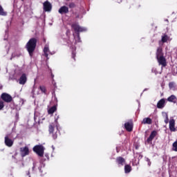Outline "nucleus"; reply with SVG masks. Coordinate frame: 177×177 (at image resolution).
Returning <instances> with one entry per match:
<instances>
[{
	"instance_id": "1",
	"label": "nucleus",
	"mask_w": 177,
	"mask_h": 177,
	"mask_svg": "<svg viewBox=\"0 0 177 177\" xmlns=\"http://www.w3.org/2000/svg\"><path fill=\"white\" fill-rule=\"evenodd\" d=\"M37 47V39L32 38L30 39L28 43L26 44V48L30 55V56H32V53H34V50H35V48Z\"/></svg>"
},
{
	"instance_id": "2",
	"label": "nucleus",
	"mask_w": 177,
	"mask_h": 177,
	"mask_svg": "<svg viewBox=\"0 0 177 177\" xmlns=\"http://www.w3.org/2000/svg\"><path fill=\"white\" fill-rule=\"evenodd\" d=\"M72 28L77 32V40L76 42H81V38L80 37V32H85L88 29L86 28H84L78 25V24H72Z\"/></svg>"
},
{
	"instance_id": "3",
	"label": "nucleus",
	"mask_w": 177,
	"mask_h": 177,
	"mask_svg": "<svg viewBox=\"0 0 177 177\" xmlns=\"http://www.w3.org/2000/svg\"><path fill=\"white\" fill-rule=\"evenodd\" d=\"M56 125L51 124L49 125V133H53L56 131L55 133L53 134V139H57V131H59V124L57 123V120H55Z\"/></svg>"
},
{
	"instance_id": "4",
	"label": "nucleus",
	"mask_w": 177,
	"mask_h": 177,
	"mask_svg": "<svg viewBox=\"0 0 177 177\" xmlns=\"http://www.w3.org/2000/svg\"><path fill=\"white\" fill-rule=\"evenodd\" d=\"M14 142L15 137L13 136V133H9L6 135L4 140L6 146H8V147H12L13 146Z\"/></svg>"
},
{
	"instance_id": "5",
	"label": "nucleus",
	"mask_w": 177,
	"mask_h": 177,
	"mask_svg": "<svg viewBox=\"0 0 177 177\" xmlns=\"http://www.w3.org/2000/svg\"><path fill=\"white\" fill-rule=\"evenodd\" d=\"M45 148L42 145H36L33 147V151L36 153L39 157H44V151Z\"/></svg>"
},
{
	"instance_id": "6",
	"label": "nucleus",
	"mask_w": 177,
	"mask_h": 177,
	"mask_svg": "<svg viewBox=\"0 0 177 177\" xmlns=\"http://www.w3.org/2000/svg\"><path fill=\"white\" fill-rule=\"evenodd\" d=\"M1 99L6 102V103H10L12 100V96L6 93L1 94Z\"/></svg>"
},
{
	"instance_id": "7",
	"label": "nucleus",
	"mask_w": 177,
	"mask_h": 177,
	"mask_svg": "<svg viewBox=\"0 0 177 177\" xmlns=\"http://www.w3.org/2000/svg\"><path fill=\"white\" fill-rule=\"evenodd\" d=\"M20 151H21V157H26V156H28V154L30 153L28 147H21L20 149Z\"/></svg>"
},
{
	"instance_id": "8",
	"label": "nucleus",
	"mask_w": 177,
	"mask_h": 177,
	"mask_svg": "<svg viewBox=\"0 0 177 177\" xmlns=\"http://www.w3.org/2000/svg\"><path fill=\"white\" fill-rule=\"evenodd\" d=\"M169 122V128L171 132H176V129L175 128V120L170 119Z\"/></svg>"
},
{
	"instance_id": "9",
	"label": "nucleus",
	"mask_w": 177,
	"mask_h": 177,
	"mask_svg": "<svg viewBox=\"0 0 177 177\" xmlns=\"http://www.w3.org/2000/svg\"><path fill=\"white\" fill-rule=\"evenodd\" d=\"M156 136H157V131H152L149 137L147 140V143L149 144L151 143V142H153V139H154V138H156Z\"/></svg>"
},
{
	"instance_id": "10",
	"label": "nucleus",
	"mask_w": 177,
	"mask_h": 177,
	"mask_svg": "<svg viewBox=\"0 0 177 177\" xmlns=\"http://www.w3.org/2000/svg\"><path fill=\"white\" fill-rule=\"evenodd\" d=\"M44 9L46 12H50L52 10V4L49 1H46L44 3Z\"/></svg>"
},
{
	"instance_id": "11",
	"label": "nucleus",
	"mask_w": 177,
	"mask_h": 177,
	"mask_svg": "<svg viewBox=\"0 0 177 177\" xmlns=\"http://www.w3.org/2000/svg\"><path fill=\"white\" fill-rule=\"evenodd\" d=\"M157 59L159 64H161V66H162L163 67H165V66H167V61L165 60L164 56L158 57Z\"/></svg>"
},
{
	"instance_id": "12",
	"label": "nucleus",
	"mask_w": 177,
	"mask_h": 177,
	"mask_svg": "<svg viewBox=\"0 0 177 177\" xmlns=\"http://www.w3.org/2000/svg\"><path fill=\"white\" fill-rule=\"evenodd\" d=\"M116 162L119 167H122L125 165V159H124L122 157H118L116 158Z\"/></svg>"
},
{
	"instance_id": "13",
	"label": "nucleus",
	"mask_w": 177,
	"mask_h": 177,
	"mask_svg": "<svg viewBox=\"0 0 177 177\" xmlns=\"http://www.w3.org/2000/svg\"><path fill=\"white\" fill-rule=\"evenodd\" d=\"M165 107V100L164 98L158 101L157 104L158 109H164Z\"/></svg>"
},
{
	"instance_id": "14",
	"label": "nucleus",
	"mask_w": 177,
	"mask_h": 177,
	"mask_svg": "<svg viewBox=\"0 0 177 177\" xmlns=\"http://www.w3.org/2000/svg\"><path fill=\"white\" fill-rule=\"evenodd\" d=\"M68 12V8L66 6L61 7L59 10V13H60V15H64L65 13H67Z\"/></svg>"
},
{
	"instance_id": "15",
	"label": "nucleus",
	"mask_w": 177,
	"mask_h": 177,
	"mask_svg": "<svg viewBox=\"0 0 177 177\" xmlns=\"http://www.w3.org/2000/svg\"><path fill=\"white\" fill-rule=\"evenodd\" d=\"M26 82H27V77L26 76V74H23L19 78V84L21 85H24V84H26Z\"/></svg>"
},
{
	"instance_id": "16",
	"label": "nucleus",
	"mask_w": 177,
	"mask_h": 177,
	"mask_svg": "<svg viewBox=\"0 0 177 177\" xmlns=\"http://www.w3.org/2000/svg\"><path fill=\"white\" fill-rule=\"evenodd\" d=\"M124 128L128 131V132H132V123L127 122L124 124Z\"/></svg>"
},
{
	"instance_id": "17",
	"label": "nucleus",
	"mask_w": 177,
	"mask_h": 177,
	"mask_svg": "<svg viewBox=\"0 0 177 177\" xmlns=\"http://www.w3.org/2000/svg\"><path fill=\"white\" fill-rule=\"evenodd\" d=\"M152 123H153V120L150 118H145L142 122V124H147L148 125H151V124Z\"/></svg>"
},
{
	"instance_id": "18",
	"label": "nucleus",
	"mask_w": 177,
	"mask_h": 177,
	"mask_svg": "<svg viewBox=\"0 0 177 177\" xmlns=\"http://www.w3.org/2000/svg\"><path fill=\"white\" fill-rule=\"evenodd\" d=\"M44 56L47 58L49 59L48 57V53H50V51H49V46L46 45L44 48Z\"/></svg>"
},
{
	"instance_id": "19",
	"label": "nucleus",
	"mask_w": 177,
	"mask_h": 177,
	"mask_svg": "<svg viewBox=\"0 0 177 177\" xmlns=\"http://www.w3.org/2000/svg\"><path fill=\"white\" fill-rule=\"evenodd\" d=\"M175 100H176V96L174 95H171L170 97L167 98V101L171 103H176Z\"/></svg>"
},
{
	"instance_id": "20",
	"label": "nucleus",
	"mask_w": 177,
	"mask_h": 177,
	"mask_svg": "<svg viewBox=\"0 0 177 177\" xmlns=\"http://www.w3.org/2000/svg\"><path fill=\"white\" fill-rule=\"evenodd\" d=\"M131 171H132V167H131V166L129 165H126L124 166V172H125V174H129V172H131Z\"/></svg>"
},
{
	"instance_id": "21",
	"label": "nucleus",
	"mask_w": 177,
	"mask_h": 177,
	"mask_svg": "<svg viewBox=\"0 0 177 177\" xmlns=\"http://www.w3.org/2000/svg\"><path fill=\"white\" fill-rule=\"evenodd\" d=\"M162 48H158L157 49V53H156V57H162Z\"/></svg>"
},
{
	"instance_id": "22",
	"label": "nucleus",
	"mask_w": 177,
	"mask_h": 177,
	"mask_svg": "<svg viewBox=\"0 0 177 177\" xmlns=\"http://www.w3.org/2000/svg\"><path fill=\"white\" fill-rule=\"evenodd\" d=\"M56 110H57V109L56 108V106H53L48 110V114H53V113H55Z\"/></svg>"
},
{
	"instance_id": "23",
	"label": "nucleus",
	"mask_w": 177,
	"mask_h": 177,
	"mask_svg": "<svg viewBox=\"0 0 177 177\" xmlns=\"http://www.w3.org/2000/svg\"><path fill=\"white\" fill-rule=\"evenodd\" d=\"M169 89H171V91H175L176 88V84H175V82H170L169 84Z\"/></svg>"
},
{
	"instance_id": "24",
	"label": "nucleus",
	"mask_w": 177,
	"mask_h": 177,
	"mask_svg": "<svg viewBox=\"0 0 177 177\" xmlns=\"http://www.w3.org/2000/svg\"><path fill=\"white\" fill-rule=\"evenodd\" d=\"M0 16H6V12L3 11L2 6H0Z\"/></svg>"
},
{
	"instance_id": "25",
	"label": "nucleus",
	"mask_w": 177,
	"mask_h": 177,
	"mask_svg": "<svg viewBox=\"0 0 177 177\" xmlns=\"http://www.w3.org/2000/svg\"><path fill=\"white\" fill-rule=\"evenodd\" d=\"M168 39H169V37H168V35H164L163 36H162V42H167V41H168Z\"/></svg>"
},
{
	"instance_id": "26",
	"label": "nucleus",
	"mask_w": 177,
	"mask_h": 177,
	"mask_svg": "<svg viewBox=\"0 0 177 177\" xmlns=\"http://www.w3.org/2000/svg\"><path fill=\"white\" fill-rule=\"evenodd\" d=\"M45 167V164L44 162H40V166L38 167V169L39 170V172L42 173V170L41 168H44Z\"/></svg>"
},
{
	"instance_id": "27",
	"label": "nucleus",
	"mask_w": 177,
	"mask_h": 177,
	"mask_svg": "<svg viewBox=\"0 0 177 177\" xmlns=\"http://www.w3.org/2000/svg\"><path fill=\"white\" fill-rule=\"evenodd\" d=\"M173 151H177V141L173 143Z\"/></svg>"
},
{
	"instance_id": "28",
	"label": "nucleus",
	"mask_w": 177,
	"mask_h": 177,
	"mask_svg": "<svg viewBox=\"0 0 177 177\" xmlns=\"http://www.w3.org/2000/svg\"><path fill=\"white\" fill-rule=\"evenodd\" d=\"M40 90L41 91V92H43V93H45V92H46V88H45V86H40Z\"/></svg>"
},
{
	"instance_id": "29",
	"label": "nucleus",
	"mask_w": 177,
	"mask_h": 177,
	"mask_svg": "<svg viewBox=\"0 0 177 177\" xmlns=\"http://www.w3.org/2000/svg\"><path fill=\"white\" fill-rule=\"evenodd\" d=\"M145 161H147L149 167H150V165H151V162L150 161V160L149 159V158H145Z\"/></svg>"
},
{
	"instance_id": "30",
	"label": "nucleus",
	"mask_w": 177,
	"mask_h": 177,
	"mask_svg": "<svg viewBox=\"0 0 177 177\" xmlns=\"http://www.w3.org/2000/svg\"><path fill=\"white\" fill-rule=\"evenodd\" d=\"M5 107V105L3 104V101H0V110H2Z\"/></svg>"
},
{
	"instance_id": "31",
	"label": "nucleus",
	"mask_w": 177,
	"mask_h": 177,
	"mask_svg": "<svg viewBox=\"0 0 177 177\" xmlns=\"http://www.w3.org/2000/svg\"><path fill=\"white\" fill-rule=\"evenodd\" d=\"M69 8H71V9H73V8H75V4L74 3H71L69 4Z\"/></svg>"
},
{
	"instance_id": "32",
	"label": "nucleus",
	"mask_w": 177,
	"mask_h": 177,
	"mask_svg": "<svg viewBox=\"0 0 177 177\" xmlns=\"http://www.w3.org/2000/svg\"><path fill=\"white\" fill-rule=\"evenodd\" d=\"M165 122L166 124H168L169 122V118H168V116H166V118H165Z\"/></svg>"
},
{
	"instance_id": "33",
	"label": "nucleus",
	"mask_w": 177,
	"mask_h": 177,
	"mask_svg": "<svg viewBox=\"0 0 177 177\" xmlns=\"http://www.w3.org/2000/svg\"><path fill=\"white\" fill-rule=\"evenodd\" d=\"M36 165H37V162H33V167H32V171H34V169H35Z\"/></svg>"
},
{
	"instance_id": "34",
	"label": "nucleus",
	"mask_w": 177,
	"mask_h": 177,
	"mask_svg": "<svg viewBox=\"0 0 177 177\" xmlns=\"http://www.w3.org/2000/svg\"><path fill=\"white\" fill-rule=\"evenodd\" d=\"M162 115L165 118L168 117V113H167L165 112H162Z\"/></svg>"
},
{
	"instance_id": "35",
	"label": "nucleus",
	"mask_w": 177,
	"mask_h": 177,
	"mask_svg": "<svg viewBox=\"0 0 177 177\" xmlns=\"http://www.w3.org/2000/svg\"><path fill=\"white\" fill-rule=\"evenodd\" d=\"M72 57L73 59H75V53L73 51H72Z\"/></svg>"
},
{
	"instance_id": "36",
	"label": "nucleus",
	"mask_w": 177,
	"mask_h": 177,
	"mask_svg": "<svg viewBox=\"0 0 177 177\" xmlns=\"http://www.w3.org/2000/svg\"><path fill=\"white\" fill-rule=\"evenodd\" d=\"M12 57H16V55L15 53H12L10 60H12Z\"/></svg>"
},
{
	"instance_id": "37",
	"label": "nucleus",
	"mask_w": 177,
	"mask_h": 177,
	"mask_svg": "<svg viewBox=\"0 0 177 177\" xmlns=\"http://www.w3.org/2000/svg\"><path fill=\"white\" fill-rule=\"evenodd\" d=\"M151 71H152V73H155V74H156V68H152V70H151Z\"/></svg>"
},
{
	"instance_id": "38",
	"label": "nucleus",
	"mask_w": 177,
	"mask_h": 177,
	"mask_svg": "<svg viewBox=\"0 0 177 177\" xmlns=\"http://www.w3.org/2000/svg\"><path fill=\"white\" fill-rule=\"evenodd\" d=\"M68 44H70V45H73V42H71V40H69V41H68Z\"/></svg>"
},
{
	"instance_id": "39",
	"label": "nucleus",
	"mask_w": 177,
	"mask_h": 177,
	"mask_svg": "<svg viewBox=\"0 0 177 177\" xmlns=\"http://www.w3.org/2000/svg\"><path fill=\"white\" fill-rule=\"evenodd\" d=\"M52 149L53 151H55V147L53 145L52 146Z\"/></svg>"
},
{
	"instance_id": "40",
	"label": "nucleus",
	"mask_w": 177,
	"mask_h": 177,
	"mask_svg": "<svg viewBox=\"0 0 177 177\" xmlns=\"http://www.w3.org/2000/svg\"><path fill=\"white\" fill-rule=\"evenodd\" d=\"M27 175L30 176V171H28Z\"/></svg>"
},
{
	"instance_id": "41",
	"label": "nucleus",
	"mask_w": 177,
	"mask_h": 177,
	"mask_svg": "<svg viewBox=\"0 0 177 177\" xmlns=\"http://www.w3.org/2000/svg\"><path fill=\"white\" fill-rule=\"evenodd\" d=\"M51 77L53 78V77H55V75L53 74H51Z\"/></svg>"
},
{
	"instance_id": "42",
	"label": "nucleus",
	"mask_w": 177,
	"mask_h": 177,
	"mask_svg": "<svg viewBox=\"0 0 177 177\" xmlns=\"http://www.w3.org/2000/svg\"><path fill=\"white\" fill-rule=\"evenodd\" d=\"M147 91V88L144 89L143 92H145V91Z\"/></svg>"
},
{
	"instance_id": "43",
	"label": "nucleus",
	"mask_w": 177,
	"mask_h": 177,
	"mask_svg": "<svg viewBox=\"0 0 177 177\" xmlns=\"http://www.w3.org/2000/svg\"><path fill=\"white\" fill-rule=\"evenodd\" d=\"M117 152L118 153V147H116Z\"/></svg>"
},
{
	"instance_id": "44",
	"label": "nucleus",
	"mask_w": 177,
	"mask_h": 177,
	"mask_svg": "<svg viewBox=\"0 0 177 177\" xmlns=\"http://www.w3.org/2000/svg\"><path fill=\"white\" fill-rule=\"evenodd\" d=\"M166 21H168V19H166Z\"/></svg>"
},
{
	"instance_id": "45",
	"label": "nucleus",
	"mask_w": 177,
	"mask_h": 177,
	"mask_svg": "<svg viewBox=\"0 0 177 177\" xmlns=\"http://www.w3.org/2000/svg\"><path fill=\"white\" fill-rule=\"evenodd\" d=\"M29 177H31L30 176H29Z\"/></svg>"
}]
</instances>
